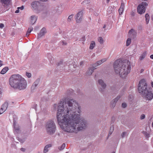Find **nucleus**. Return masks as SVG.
<instances>
[{"label":"nucleus","mask_w":153,"mask_h":153,"mask_svg":"<svg viewBox=\"0 0 153 153\" xmlns=\"http://www.w3.org/2000/svg\"><path fill=\"white\" fill-rule=\"evenodd\" d=\"M105 27H106V25H105L103 26V28H105Z\"/></svg>","instance_id":"54"},{"label":"nucleus","mask_w":153,"mask_h":153,"mask_svg":"<svg viewBox=\"0 0 153 153\" xmlns=\"http://www.w3.org/2000/svg\"><path fill=\"white\" fill-rule=\"evenodd\" d=\"M66 153H68V152H67Z\"/></svg>","instance_id":"59"},{"label":"nucleus","mask_w":153,"mask_h":153,"mask_svg":"<svg viewBox=\"0 0 153 153\" xmlns=\"http://www.w3.org/2000/svg\"><path fill=\"white\" fill-rule=\"evenodd\" d=\"M11 0H1V3L4 7L7 8L10 4Z\"/></svg>","instance_id":"11"},{"label":"nucleus","mask_w":153,"mask_h":153,"mask_svg":"<svg viewBox=\"0 0 153 153\" xmlns=\"http://www.w3.org/2000/svg\"><path fill=\"white\" fill-rule=\"evenodd\" d=\"M142 133L144 134L146 138H148L149 137V134L147 133L146 131H142Z\"/></svg>","instance_id":"30"},{"label":"nucleus","mask_w":153,"mask_h":153,"mask_svg":"<svg viewBox=\"0 0 153 153\" xmlns=\"http://www.w3.org/2000/svg\"><path fill=\"white\" fill-rule=\"evenodd\" d=\"M134 33V30L133 29H131L128 32V34L130 35H131L132 33Z\"/></svg>","instance_id":"33"},{"label":"nucleus","mask_w":153,"mask_h":153,"mask_svg":"<svg viewBox=\"0 0 153 153\" xmlns=\"http://www.w3.org/2000/svg\"><path fill=\"white\" fill-rule=\"evenodd\" d=\"M85 40V36H83L80 39V41L82 42H84Z\"/></svg>","instance_id":"39"},{"label":"nucleus","mask_w":153,"mask_h":153,"mask_svg":"<svg viewBox=\"0 0 153 153\" xmlns=\"http://www.w3.org/2000/svg\"><path fill=\"white\" fill-rule=\"evenodd\" d=\"M19 9H18V10H16L15 11V13H19Z\"/></svg>","instance_id":"47"},{"label":"nucleus","mask_w":153,"mask_h":153,"mask_svg":"<svg viewBox=\"0 0 153 153\" xmlns=\"http://www.w3.org/2000/svg\"><path fill=\"white\" fill-rule=\"evenodd\" d=\"M83 12L82 11L79 12L76 15V20L77 23L80 22L82 19Z\"/></svg>","instance_id":"10"},{"label":"nucleus","mask_w":153,"mask_h":153,"mask_svg":"<svg viewBox=\"0 0 153 153\" xmlns=\"http://www.w3.org/2000/svg\"><path fill=\"white\" fill-rule=\"evenodd\" d=\"M151 85L152 86L153 88V82H151Z\"/></svg>","instance_id":"51"},{"label":"nucleus","mask_w":153,"mask_h":153,"mask_svg":"<svg viewBox=\"0 0 153 153\" xmlns=\"http://www.w3.org/2000/svg\"><path fill=\"white\" fill-rule=\"evenodd\" d=\"M127 106L126 104L125 103H123L122 104V106L123 108H125Z\"/></svg>","instance_id":"37"},{"label":"nucleus","mask_w":153,"mask_h":153,"mask_svg":"<svg viewBox=\"0 0 153 153\" xmlns=\"http://www.w3.org/2000/svg\"><path fill=\"white\" fill-rule=\"evenodd\" d=\"M152 126L153 127V122L152 123Z\"/></svg>","instance_id":"57"},{"label":"nucleus","mask_w":153,"mask_h":153,"mask_svg":"<svg viewBox=\"0 0 153 153\" xmlns=\"http://www.w3.org/2000/svg\"><path fill=\"white\" fill-rule=\"evenodd\" d=\"M151 19L153 21V15H152L151 16Z\"/></svg>","instance_id":"52"},{"label":"nucleus","mask_w":153,"mask_h":153,"mask_svg":"<svg viewBox=\"0 0 153 153\" xmlns=\"http://www.w3.org/2000/svg\"><path fill=\"white\" fill-rule=\"evenodd\" d=\"M114 130V127L113 126H111L110 128V131L113 132Z\"/></svg>","instance_id":"36"},{"label":"nucleus","mask_w":153,"mask_h":153,"mask_svg":"<svg viewBox=\"0 0 153 153\" xmlns=\"http://www.w3.org/2000/svg\"><path fill=\"white\" fill-rule=\"evenodd\" d=\"M147 3L146 2H142L137 7V11L140 14L144 13L146 11V7L148 5Z\"/></svg>","instance_id":"7"},{"label":"nucleus","mask_w":153,"mask_h":153,"mask_svg":"<svg viewBox=\"0 0 153 153\" xmlns=\"http://www.w3.org/2000/svg\"><path fill=\"white\" fill-rule=\"evenodd\" d=\"M150 57L151 59H153V54H152V55H151L150 56Z\"/></svg>","instance_id":"50"},{"label":"nucleus","mask_w":153,"mask_h":153,"mask_svg":"<svg viewBox=\"0 0 153 153\" xmlns=\"http://www.w3.org/2000/svg\"><path fill=\"white\" fill-rule=\"evenodd\" d=\"M145 17L146 18V23L148 24L149 23L150 19V17L148 14L146 13V14Z\"/></svg>","instance_id":"23"},{"label":"nucleus","mask_w":153,"mask_h":153,"mask_svg":"<svg viewBox=\"0 0 153 153\" xmlns=\"http://www.w3.org/2000/svg\"><path fill=\"white\" fill-rule=\"evenodd\" d=\"M73 15H74L73 14H71L68 16L67 19L68 22H70L71 21L73 18Z\"/></svg>","instance_id":"29"},{"label":"nucleus","mask_w":153,"mask_h":153,"mask_svg":"<svg viewBox=\"0 0 153 153\" xmlns=\"http://www.w3.org/2000/svg\"><path fill=\"white\" fill-rule=\"evenodd\" d=\"M96 68H94V67L93 65L92 67H89L86 72V75H91L94 72V70L95 69H96Z\"/></svg>","instance_id":"13"},{"label":"nucleus","mask_w":153,"mask_h":153,"mask_svg":"<svg viewBox=\"0 0 153 153\" xmlns=\"http://www.w3.org/2000/svg\"><path fill=\"white\" fill-rule=\"evenodd\" d=\"M65 143H63L62 145L58 147V149L60 150H63L65 147Z\"/></svg>","instance_id":"32"},{"label":"nucleus","mask_w":153,"mask_h":153,"mask_svg":"<svg viewBox=\"0 0 153 153\" xmlns=\"http://www.w3.org/2000/svg\"><path fill=\"white\" fill-rule=\"evenodd\" d=\"M8 106V103L7 102H5L1 106V114L4 112L7 109Z\"/></svg>","instance_id":"15"},{"label":"nucleus","mask_w":153,"mask_h":153,"mask_svg":"<svg viewBox=\"0 0 153 153\" xmlns=\"http://www.w3.org/2000/svg\"><path fill=\"white\" fill-rule=\"evenodd\" d=\"M120 96H118L115 99L113 100L111 102V107L114 108L115 107L116 105V104L118 101V100L120 99Z\"/></svg>","instance_id":"12"},{"label":"nucleus","mask_w":153,"mask_h":153,"mask_svg":"<svg viewBox=\"0 0 153 153\" xmlns=\"http://www.w3.org/2000/svg\"><path fill=\"white\" fill-rule=\"evenodd\" d=\"M95 45L96 44L94 41H91L89 47V49L90 50H92L95 47Z\"/></svg>","instance_id":"20"},{"label":"nucleus","mask_w":153,"mask_h":153,"mask_svg":"<svg viewBox=\"0 0 153 153\" xmlns=\"http://www.w3.org/2000/svg\"><path fill=\"white\" fill-rule=\"evenodd\" d=\"M62 61L60 62L59 63H58V66H59V65H62Z\"/></svg>","instance_id":"45"},{"label":"nucleus","mask_w":153,"mask_h":153,"mask_svg":"<svg viewBox=\"0 0 153 153\" xmlns=\"http://www.w3.org/2000/svg\"><path fill=\"white\" fill-rule=\"evenodd\" d=\"M143 71V69H142L141 70V73H142Z\"/></svg>","instance_id":"55"},{"label":"nucleus","mask_w":153,"mask_h":153,"mask_svg":"<svg viewBox=\"0 0 153 153\" xmlns=\"http://www.w3.org/2000/svg\"><path fill=\"white\" fill-rule=\"evenodd\" d=\"M39 79H37L34 82L31 88L32 91H33L35 89L39 83Z\"/></svg>","instance_id":"16"},{"label":"nucleus","mask_w":153,"mask_h":153,"mask_svg":"<svg viewBox=\"0 0 153 153\" xmlns=\"http://www.w3.org/2000/svg\"><path fill=\"white\" fill-rule=\"evenodd\" d=\"M17 8L18 9H20L21 10H22L24 8V7L23 6H22L21 7H18Z\"/></svg>","instance_id":"41"},{"label":"nucleus","mask_w":153,"mask_h":153,"mask_svg":"<svg viewBox=\"0 0 153 153\" xmlns=\"http://www.w3.org/2000/svg\"><path fill=\"white\" fill-rule=\"evenodd\" d=\"M45 128L47 133L48 134L51 135L54 134L56 131V128L54 121L51 120L48 121L45 125Z\"/></svg>","instance_id":"4"},{"label":"nucleus","mask_w":153,"mask_h":153,"mask_svg":"<svg viewBox=\"0 0 153 153\" xmlns=\"http://www.w3.org/2000/svg\"><path fill=\"white\" fill-rule=\"evenodd\" d=\"M142 96L146 100H150L153 98V94L150 90L142 95Z\"/></svg>","instance_id":"9"},{"label":"nucleus","mask_w":153,"mask_h":153,"mask_svg":"<svg viewBox=\"0 0 153 153\" xmlns=\"http://www.w3.org/2000/svg\"><path fill=\"white\" fill-rule=\"evenodd\" d=\"M26 76L28 78H30L31 76V74L30 73L26 72Z\"/></svg>","instance_id":"34"},{"label":"nucleus","mask_w":153,"mask_h":153,"mask_svg":"<svg viewBox=\"0 0 153 153\" xmlns=\"http://www.w3.org/2000/svg\"><path fill=\"white\" fill-rule=\"evenodd\" d=\"M112 153H115L114 152H113Z\"/></svg>","instance_id":"58"},{"label":"nucleus","mask_w":153,"mask_h":153,"mask_svg":"<svg viewBox=\"0 0 153 153\" xmlns=\"http://www.w3.org/2000/svg\"><path fill=\"white\" fill-rule=\"evenodd\" d=\"M98 83L99 85L101 86L99 90L102 94L104 92V89H105L107 85L104 82L102 79H99L98 81Z\"/></svg>","instance_id":"8"},{"label":"nucleus","mask_w":153,"mask_h":153,"mask_svg":"<svg viewBox=\"0 0 153 153\" xmlns=\"http://www.w3.org/2000/svg\"><path fill=\"white\" fill-rule=\"evenodd\" d=\"M33 27H29L28 30L27 31V33H26V35H27V34H28V35H29V34L31 32V31L33 30Z\"/></svg>","instance_id":"28"},{"label":"nucleus","mask_w":153,"mask_h":153,"mask_svg":"<svg viewBox=\"0 0 153 153\" xmlns=\"http://www.w3.org/2000/svg\"><path fill=\"white\" fill-rule=\"evenodd\" d=\"M46 29L45 28H43L40 31L39 33L38 34V37L40 38L44 36L46 33Z\"/></svg>","instance_id":"17"},{"label":"nucleus","mask_w":153,"mask_h":153,"mask_svg":"<svg viewBox=\"0 0 153 153\" xmlns=\"http://www.w3.org/2000/svg\"><path fill=\"white\" fill-rule=\"evenodd\" d=\"M145 115L144 114H143L140 116V119L141 120H143L145 118Z\"/></svg>","instance_id":"35"},{"label":"nucleus","mask_w":153,"mask_h":153,"mask_svg":"<svg viewBox=\"0 0 153 153\" xmlns=\"http://www.w3.org/2000/svg\"><path fill=\"white\" fill-rule=\"evenodd\" d=\"M131 15L133 16H134V12L132 11L131 13Z\"/></svg>","instance_id":"49"},{"label":"nucleus","mask_w":153,"mask_h":153,"mask_svg":"<svg viewBox=\"0 0 153 153\" xmlns=\"http://www.w3.org/2000/svg\"><path fill=\"white\" fill-rule=\"evenodd\" d=\"M14 128L15 130L17 133H18L19 131V127L15 125V123L14 124Z\"/></svg>","instance_id":"25"},{"label":"nucleus","mask_w":153,"mask_h":153,"mask_svg":"<svg viewBox=\"0 0 153 153\" xmlns=\"http://www.w3.org/2000/svg\"><path fill=\"white\" fill-rule=\"evenodd\" d=\"M136 33H137L134 31V33H131V35H132V36H136Z\"/></svg>","instance_id":"44"},{"label":"nucleus","mask_w":153,"mask_h":153,"mask_svg":"<svg viewBox=\"0 0 153 153\" xmlns=\"http://www.w3.org/2000/svg\"><path fill=\"white\" fill-rule=\"evenodd\" d=\"M83 62H80V65H82L83 64Z\"/></svg>","instance_id":"53"},{"label":"nucleus","mask_w":153,"mask_h":153,"mask_svg":"<svg viewBox=\"0 0 153 153\" xmlns=\"http://www.w3.org/2000/svg\"><path fill=\"white\" fill-rule=\"evenodd\" d=\"M56 118L58 124L65 131L77 132L85 128L86 121L82 117L81 106L74 100L60 103L58 106Z\"/></svg>","instance_id":"1"},{"label":"nucleus","mask_w":153,"mask_h":153,"mask_svg":"<svg viewBox=\"0 0 153 153\" xmlns=\"http://www.w3.org/2000/svg\"><path fill=\"white\" fill-rule=\"evenodd\" d=\"M6 29L5 28H4L3 29L1 30V36L2 37H5V31L6 30Z\"/></svg>","instance_id":"24"},{"label":"nucleus","mask_w":153,"mask_h":153,"mask_svg":"<svg viewBox=\"0 0 153 153\" xmlns=\"http://www.w3.org/2000/svg\"><path fill=\"white\" fill-rule=\"evenodd\" d=\"M146 52H143L141 55V56L140 57V59L141 60H142L145 57L146 55Z\"/></svg>","instance_id":"26"},{"label":"nucleus","mask_w":153,"mask_h":153,"mask_svg":"<svg viewBox=\"0 0 153 153\" xmlns=\"http://www.w3.org/2000/svg\"><path fill=\"white\" fill-rule=\"evenodd\" d=\"M39 28V27H36L34 28V30H37Z\"/></svg>","instance_id":"48"},{"label":"nucleus","mask_w":153,"mask_h":153,"mask_svg":"<svg viewBox=\"0 0 153 153\" xmlns=\"http://www.w3.org/2000/svg\"><path fill=\"white\" fill-rule=\"evenodd\" d=\"M126 134V132H123L121 134V137L122 138H123L125 136V134Z\"/></svg>","instance_id":"38"},{"label":"nucleus","mask_w":153,"mask_h":153,"mask_svg":"<svg viewBox=\"0 0 153 153\" xmlns=\"http://www.w3.org/2000/svg\"><path fill=\"white\" fill-rule=\"evenodd\" d=\"M114 68L115 72L123 78L130 73L131 65L130 62L128 60L123 62L120 59H118L114 62Z\"/></svg>","instance_id":"2"},{"label":"nucleus","mask_w":153,"mask_h":153,"mask_svg":"<svg viewBox=\"0 0 153 153\" xmlns=\"http://www.w3.org/2000/svg\"><path fill=\"white\" fill-rule=\"evenodd\" d=\"M51 145L50 144H48L46 146L44 149L43 152L44 153H46L48 151V148L51 147Z\"/></svg>","instance_id":"21"},{"label":"nucleus","mask_w":153,"mask_h":153,"mask_svg":"<svg viewBox=\"0 0 153 153\" xmlns=\"http://www.w3.org/2000/svg\"><path fill=\"white\" fill-rule=\"evenodd\" d=\"M131 43V39L128 38L127 39L126 42V45L127 46H129Z\"/></svg>","instance_id":"27"},{"label":"nucleus","mask_w":153,"mask_h":153,"mask_svg":"<svg viewBox=\"0 0 153 153\" xmlns=\"http://www.w3.org/2000/svg\"><path fill=\"white\" fill-rule=\"evenodd\" d=\"M8 70V67H5L1 71V74H5Z\"/></svg>","instance_id":"22"},{"label":"nucleus","mask_w":153,"mask_h":153,"mask_svg":"<svg viewBox=\"0 0 153 153\" xmlns=\"http://www.w3.org/2000/svg\"><path fill=\"white\" fill-rule=\"evenodd\" d=\"M61 43H62V45H66L67 44L66 42L65 41H62Z\"/></svg>","instance_id":"40"},{"label":"nucleus","mask_w":153,"mask_h":153,"mask_svg":"<svg viewBox=\"0 0 153 153\" xmlns=\"http://www.w3.org/2000/svg\"><path fill=\"white\" fill-rule=\"evenodd\" d=\"M37 18L34 16H32L31 17V22L32 25H33L36 21Z\"/></svg>","instance_id":"19"},{"label":"nucleus","mask_w":153,"mask_h":153,"mask_svg":"<svg viewBox=\"0 0 153 153\" xmlns=\"http://www.w3.org/2000/svg\"><path fill=\"white\" fill-rule=\"evenodd\" d=\"M106 60V59H102L101 60L97 62L96 63L93 64L92 65L94 67V68H96V67L100 65L102 63L105 62Z\"/></svg>","instance_id":"14"},{"label":"nucleus","mask_w":153,"mask_h":153,"mask_svg":"<svg viewBox=\"0 0 153 153\" xmlns=\"http://www.w3.org/2000/svg\"><path fill=\"white\" fill-rule=\"evenodd\" d=\"M21 150L23 152H25V149L22 148L21 149Z\"/></svg>","instance_id":"46"},{"label":"nucleus","mask_w":153,"mask_h":153,"mask_svg":"<svg viewBox=\"0 0 153 153\" xmlns=\"http://www.w3.org/2000/svg\"><path fill=\"white\" fill-rule=\"evenodd\" d=\"M138 89L139 92L142 95L150 90L148 88L146 82L144 79H142L140 81Z\"/></svg>","instance_id":"5"},{"label":"nucleus","mask_w":153,"mask_h":153,"mask_svg":"<svg viewBox=\"0 0 153 153\" xmlns=\"http://www.w3.org/2000/svg\"><path fill=\"white\" fill-rule=\"evenodd\" d=\"M4 26V24L2 23H1V29H2Z\"/></svg>","instance_id":"42"},{"label":"nucleus","mask_w":153,"mask_h":153,"mask_svg":"<svg viewBox=\"0 0 153 153\" xmlns=\"http://www.w3.org/2000/svg\"><path fill=\"white\" fill-rule=\"evenodd\" d=\"M1 64H0V65H1V66H2V64L1 63Z\"/></svg>","instance_id":"56"},{"label":"nucleus","mask_w":153,"mask_h":153,"mask_svg":"<svg viewBox=\"0 0 153 153\" xmlns=\"http://www.w3.org/2000/svg\"><path fill=\"white\" fill-rule=\"evenodd\" d=\"M9 84L15 89L23 90L27 87L26 80L19 74H13L9 78Z\"/></svg>","instance_id":"3"},{"label":"nucleus","mask_w":153,"mask_h":153,"mask_svg":"<svg viewBox=\"0 0 153 153\" xmlns=\"http://www.w3.org/2000/svg\"><path fill=\"white\" fill-rule=\"evenodd\" d=\"M112 133L113 132H111V131H109V133L108 136V137H107V139H108V138L109 137V136L112 134Z\"/></svg>","instance_id":"43"},{"label":"nucleus","mask_w":153,"mask_h":153,"mask_svg":"<svg viewBox=\"0 0 153 153\" xmlns=\"http://www.w3.org/2000/svg\"><path fill=\"white\" fill-rule=\"evenodd\" d=\"M31 7L32 9L37 13L39 12L41 10V5L39 1H34L31 4Z\"/></svg>","instance_id":"6"},{"label":"nucleus","mask_w":153,"mask_h":153,"mask_svg":"<svg viewBox=\"0 0 153 153\" xmlns=\"http://www.w3.org/2000/svg\"><path fill=\"white\" fill-rule=\"evenodd\" d=\"M125 7V5L123 3H121L120 8L119 9V12L120 15L122 14L124 10V8Z\"/></svg>","instance_id":"18"},{"label":"nucleus","mask_w":153,"mask_h":153,"mask_svg":"<svg viewBox=\"0 0 153 153\" xmlns=\"http://www.w3.org/2000/svg\"><path fill=\"white\" fill-rule=\"evenodd\" d=\"M98 40L100 44H102L103 43V40L101 37H100L98 38Z\"/></svg>","instance_id":"31"}]
</instances>
